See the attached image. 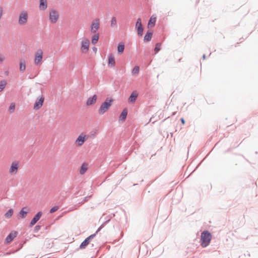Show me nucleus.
<instances>
[{"label":"nucleus","mask_w":258,"mask_h":258,"mask_svg":"<svg viewBox=\"0 0 258 258\" xmlns=\"http://www.w3.org/2000/svg\"><path fill=\"white\" fill-rule=\"evenodd\" d=\"M15 109V104L14 103H12L11 104L10 106L9 107V111L11 113H12L14 111Z\"/></svg>","instance_id":"nucleus-32"},{"label":"nucleus","mask_w":258,"mask_h":258,"mask_svg":"<svg viewBox=\"0 0 258 258\" xmlns=\"http://www.w3.org/2000/svg\"><path fill=\"white\" fill-rule=\"evenodd\" d=\"M20 163L18 161L12 162L9 168L8 172L11 175H16L20 169Z\"/></svg>","instance_id":"nucleus-3"},{"label":"nucleus","mask_w":258,"mask_h":258,"mask_svg":"<svg viewBox=\"0 0 258 258\" xmlns=\"http://www.w3.org/2000/svg\"><path fill=\"white\" fill-rule=\"evenodd\" d=\"M7 82L6 80H2L0 82V92H2L6 87Z\"/></svg>","instance_id":"nucleus-26"},{"label":"nucleus","mask_w":258,"mask_h":258,"mask_svg":"<svg viewBox=\"0 0 258 258\" xmlns=\"http://www.w3.org/2000/svg\"><path fill=\"white\" fill-rule=\"evenodd\" d=\"M44 101V97L43 96H40L35 102L33 108L34 110L40 109L43 105Z\"/></svg>","instance_id":"nucleus-11"},{"label":"nucleus","mask_w":258,"mask_h":258,"mask_svg":"<svg viewBox=\"0 0 258 258\" xmlns=\"http://www.w3.org/2000/svg\"><path fill=\"white\" fill-rule=\"evenodd\" d=\"M99 35L98 33H97V34H95V35H94L93 36V37H92V40H91V42L93 44H95L98 39H99Z\"/></svg>","instance_id":"nucleus-24"},{"label":"nucleus","mask_w":258,"mask_h":258,"mask_svg":"<svg viewBox=\"0 0 258 258\" xmlns=\"http://www.w3.org/2000/svg\"><path fill=\"white\" fill-rule=\"evenodd\" d=\"M43 51L39 49L35 53L34 63L37 66H40L42 63L43 58Z\"/></svg>","instance_id":"nucleus-7"},{"label":"nucleus","mask_w":258,"mask_h":258,"mask_svg":"<svg viewBox=\"0 0 258 258\" xmlns=\"http://www.w3.org/2000/svg\"><path fill=\"white\" fill-rule=\"evenodd\" d=\"M139 67L138 66H136L132 71V73L134 75L138 74L139 72Z\"/></svg>","instance_id":"nucleus-31"},{"label":"nucleus","mask_w":258,"mask_h":258,"mask_svg":"<svg viewBox=\"0 0 258 258\" xmlns=\"http://www.w3.org/2000/svg\"><path fill=\"white\" fill-rule=\"evenodd\" d=\"M3 15V8L0 7V19L2 18Z\"/></svg>","instance_id":"nucleus-34"},{"label":"nucleus","mask_w":258,"mask_h":258,"mask_svg":"<svg viewBox=\"0 0 258 258\" xmlns=\"http://www.w3.org/2000/svg\"><path fill=\"white\" fill-rule=\"evenodd\" d=\"M115 61L114 57L112 54L109 55L108 57V66L110 67H113L115 66Z\"/></svg>","instance_id":"nucleus-18"},{"label":"nucleus","mask_w":258,"mask_h":258,"mask_svg":"<svg viewBox=\"0 0 258 258\" xmlns=\"http://www.w3.org/2000/svg\"><path fill=\"white\" fill-rule=\"evenodd\" d=\"M136 27L137 29L138 35L142 36L143 34V27L142 24V21L141 18H138L136 24Z\"/></svg>","instance_id":"nucleus-10"},{"label":"nucleus","mask_w":258,"mask_h":258,"mask_svg":"<svg viewBox=\"0 0 258 258\" xmlns=\"http://www.w3.org/2000/svg\"><path fill=\"white\" fill-rule=\"evenodd\" d=\"M28 14L26 11L22 12L19 17V24L20 25H25L28 21Z\"/></svg>","instance_id":"nucleus-8"},{"label":"nucleus","mask_w":258,"mask_h":258,"mask_svg":"<svg viewBox=\"0 0 258 258\" xmlns=\"http://www.w3.org/2000/svg\"><path fill=\"white\" fill-rule=\"evenodd\" d=\"M138 95V94L136 92H133L128 98V102L131 103L135 102Z\"/></svg>","instance_id":"nucleus-19"},{"label":"nucleus","mask_w":258,"mask_h":258,"mask_svg":"<svg viewBox=\"0 0 258 258\" xmlns=\"http://www.w3.org/2000/svg\"><path fill=\"white\" fill-rule=\"evenodd\" d=\"M88 164L86 163L82 164L80 170V173L81 174H84L86 172L88 169Z\"/></svg>","instance_id":"nucleus-20"},{"label":"nucleus","mask_w":258,"mask_h":258,"mask_svg":"<svg viewBox=\"0 0 258 258\" xmlns=\"http://www.w3.org/2000/svg\"><path fill=\"white\" fill-rule=\"evenodd\" d=\"M127 116V111L123 110L119 116V119L121 120H124Z\"/></svg>","instance_id":"nucleus-25"},{"label":"nucleus","mask_w":258,"mask_h":258,"mask_svg":"<svg viewBox=\"0 0 258 258\" xmlns=\"http://www.w3.org/2000/svg\"><path fill=\"white\" fill-rule=\"evenodd\" d=\"M180 120H181V121L182 122V124L184 125L185 124V120H184V119L183 118H181L180 119Z\"/></svg>","instance_id":"nucleus-36"},{"label":"nucleus","mask_w":258,"mask_h":258,"mask_svg":"<svg viewBox=\"0 0 258 258\" xmlns=\"http://www.w3.org/2000/svg\"><path fill=\"white\" fill-rule=\"evenodd\" d=\"M156 21V18L154 16H152L148 22V27H152L154 26L155 23Z\"/></svg>","instance_id":"nucleus-21"},{"label":"nucleus","mask_w":258,"mask_h":258,"mask_svg":"<svg viewBox=\"0 0 258 258\" xmlns=\"http://www.w3.org/2000/svg\"><path fill=\"white\" fill-rule=\"evenodd\" d=\"M152 37V33L148 32L144 36V40L145 42H148L151 40Z\"/></svg>","instance_id":"nucleus-22"},{"label":"nucleus","mask_w":258,"mask_h":258,"mask_svg":"<svg viewBox=\"0 0 258 258\" xmlns=\"http://www.w3.org/2000/svg\"><path fill=\"white\" fill-rule=\"evenodd\" d=\"M88 139V136L84 134H81L75 141V145L78 147H80L83 145L84 142L87 140Z\"/></svg>","instance_id":"nucleus-6"},{"label":"nucleus","mask_w":258,"mask_h":258,"mask_svg":"<svg viewBox=\"0 0 258 258\" xmlns=\"http://www.w3.org/2000/svg\"><path fill=\"white\" fill-rule=\"evenodd\" d=\"M29 212V209L28 207H24L23 208L19 213L20 218L24 219L25 218L28 213Z\"/></svg>","instance_id":"nucleus-13"},{"label":"nucleus","mask_w":258,"mask_h":258,"mask_svg":"<svg viewBox=\"0 0 258 258\" xmlns=\"http://www.w3.org/2000/svg\"><path fill=\"white\" fill-rule=\"evenodd\" d=\"M117 24V21L115 17H112L111 20V26L112 27H115Z\"/></svg>","instance_id":"nucleus-29"},{"label":"nucleus","mask_w":258,"mask_h":258,"mask_svg":"<svg viewBox=\"0 0 258 258\" xmlns=\"http://www.w3.org/2000/svg\"><path fill=\"white\" fill-rule=\"evenodd\" d=\"M100 27V21L99 19L94 20L91 24V31L92 33H95Z\"/></svg>","instance_id":"nucleus-9"},{"label":"nucleus","mask_w":258,"mask_h":258,"mask_svg":"<svg viewBox=\"0 0 258 258\" xmlns=\"http://www.w3.org/2000/svg\"><path fill=\"white\" fill-rule=\"evenodd\" d=\"M113 101L112 99H106L100 105L98 110V113L100 115H103L106 112L111 106Z\"/></svg>","instance_id":"nucleus-1"},{"label":"nucleus","mask_w":258,"mask_h":258,"mask_svg":"<svg viewBox=\"0 0 258 258\" xmlns=\"http://www.w3.org/2000/svg\"><path fill=\"white\" fill-rule=\"evenodd\" d=\"M97 100V96L94 95L92 97H89L86 102V105L87 106H90L94 104Z\"/></svg>","instance_id":"nucleus-16"},{"label":"nucleus","mask_w":258,"mask_h":258,"mask_svg":"<svg viewBox=\"0 0 258 258\" xmlns=\"http://www.w3.org/2000/svg\"><path fill=\"white\" fill-rule=\"evenodd\" d=\"M59 14L57 10L52 9L49 12V20L51 24H55L58 21Z\"/></svg>","instance_id":"nucleus-4"},{"label":"nucleus","mask_w":258,"mask_h":258,"mask_svg":"<svg viewBox=\"0 0 258 258\" xmlns=\"http://www.w3.org/2000/svg\"><path fill=\"white\" fill-rule=\"evenodd\" d=\"M47 8V0H40L39 9L40 10H45Z\"/></svg>","instance_id":"nucleus-17"},{"label":"nucleus","mask_w":258,"mask_h":258,"mask_svg":"<svg viewBox=\"0 0 258 258\" xmlns=\"http://www.w3.org/2000/svg\"><path fill=\"white\" fill-rule=\"evenodd\" d=\"M20 71L21 72H24L26 70V64L24 60H21L20 61Z\"/></svg>","instance_id":"nucleus-23"},{"label":"nucleus","mask_w":258,"mask_h":258,"mask_svg":"<svg viewBox=\"0 0 258 258\" xmlns=\"http://www.w3.org/2000/svg\"><path fill=\"white\" fill-rule=\"evenodd\" d=\"M13 213V210L11 209L5 214V216L7 218H10L12 216Z\"/></svg>","instance_id":"nucleus-27"},{"label":"nucleus","mask_w":258,"mask_h":258,"mask_svg":"<svg viewBox=\"0 0 258 258\" xmlns=\"http://www.w3.org/2000/svg\"><path fill=\"white\" fill-rule=\"evenodd\" d=\"M41 215V213L40 212H38L31 220L30 223V226L32 227L35 225V223L40 219Z\"/></svg>","instance_id":"nucleus-15"},{"label":"nucleus","mask_w":258,"mask_h":258,"mask_svg":"<svg viewBox=\"0 0 258 258\" xmlns=\"http://www.w3.org/2000/svg\"><path fill=\"white\" fill-rule=\"evenodd\" d=\"M161 47V44L160 43H158L156 44L155 48V51L156 53H157L160 50Z\"/></svg>","instance_id":"nucleus-30"},{"label":"nucleus","mask_w":258,"mask_h":258,"mask_svg":"<svg viewBox=\"0 0 258 258\" xmlns=\"http://www.w3.org/2000/svg\"><path fill=\"white\" fill-rule=\"evenodd\" d=\"M200 2V0H196V4H198Z\"/></svg>","instance_id":"nucleus-37"},{"label":"nucleus","mask_w":258,"mask_h":258,"mask_svg":"<svg viewBox=\"0 0 258 258\" xmlns=\"http://www.w3.org/2000/svg\"><path fill=\"white\" fill-rule=\"evenodd\" d=\"M90 47V41L88 39L84 38L81 42L80 50L83 53H87Z\"/></svg>","instance_id":"nucleus-5"},{"label":"nucleus","mask_w":258,"mask_h":258,"mask_svg":"<svg viewBox=\"0 0 258 258\" xmlns=\"http://www.w3.org/2000/svg\"><path fill=\"white\" fill-rule=\"evenodd\" d=\"M212 235L210 232L207 231H204L201 234V245L203 247L208 246L211 240Z\"/></svg>","instance_id":"nucleus-2"},{"label":"nucleus","mask_w":258,"mask_h":258,"mask_svg":"<svg viewBox=\"0 0 258 258\" xmlns=\"http://www.w3.org/2000/svg\"><path fill=\"white\" fill-rule=\"evenodd\" d=\"M18 235V232L16 231H12L6 238L5 243H10Z\"/></svg>","instance_id":"nucleus-12"},{"label":"nucleus","mask_w":258,"mask_h":258,"mask_svg":"<svg viewBox=\"0 0 258 258\" xmlns=\"http://www.w3.org/2000/svg\"><path fill=\"white\" fill-rule=\"evenodd\" d=\"M58 209V207H56V206H55V207H52V208L50 209V213H54V212L56 211Z\"/></svg>","instance_id":"nucleus-33"},{"label":"nucleus","mask_w":258,"mask_h":258,"mask_svg":"<svg viewBox=\"0 0 258 258\" xmlns=\"http://www.w3.org/2000/svg\"><path fill=\"white\" fill-rule=\"evenodd\" d=\"M124 46L123 44H119L117 47V51L118 53H121L123 52Z\"/></svg>","instance_id":"nucleus-28"},{"label":"nucleus","mask_w":258,"mask_h":258,"mask_svg":"<svg viewBox=\"0 0 258 258\" xmlns=\"http://www.w3.org/2000/svg\"><path fill=\"white\" fill-rule=\"evenodd\" d=\"M94 236V235L93 234V235L89 236L87 238H86L85 240L84 241H83L82 243L81 244V245L80 246V248H81V249L85 248L89 243L90 239L91 238H93Z\"/></svg>","instance_id":"nucleus-14"},{"label":"nucleus","mask_w":258,"mask_h":258,"mask_svg":"<svg viewBox=\"0 0 258 258\" xmlns=\"http://www.w3.org/2000/svg\"><path fill=\"white\" fill-rule=\"evenodd\" d=\"M5 60V57L3 55H0V61L2 62Z\"/></svg>","instance_id":"nucleus-35"}]
</instances>
